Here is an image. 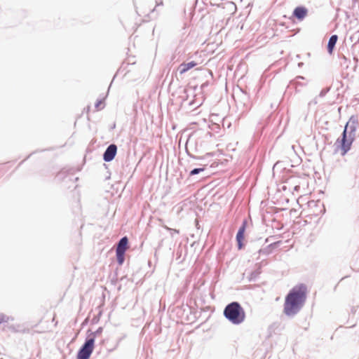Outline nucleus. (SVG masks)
<instances>
[{
    "instance_id": "nucleus-1",
    "label": "nucleus",
    "mask_w": 359,
    "mask_h": 359,
    "mask_svg": "<svg viewBox=\"0 0 359 359\" xmlns=\"http://www.w3.org/2000/svg\"><path fill=\"white\" fill-rule=\"evenodd\" d=\"M307 292V287L304 284L292 287L285 296L283 313L287 316H293L298 313L306 302Z\"/></svg>"
},
{
    "instance_id": "nucleus-2",
    "label": "nucleus",
    "mask_w": 359,
    "mask_h": 359,
    "mask_svg": "<svg viewBox=\"0 0 359 359\" xmlns=\"http://www.w3.org/2000/svg\"><path fill=\"white\" fill-rule=\"evenodd\" d=\"M355 137V128L348 130V123L345 126L344 130L341 137H339L334 144L335 152L344 156L351 149V145Z\"/></svg>"
},
{
    "instance_id": "nucleus-3",
    "label": "nucleus",
    "mask_w": 359,
    "mask_h": 359,
    "mask_svg": "<svg viewBox=\"0 0 359 359\" xmlns=\"http://www.w3.org/2000/svg\"><path fill=\"white\" fill-rule=\"evenodd\" d=\"M224 316L233 324L238 325L245 319V312L238 302L228 304L224 311Z\"/></svg>"
},
{
    "instance_id": "nucleus-4",
    "label": "nucleus",
    "mask_w": 359,
    "mask_h": 359,
    "mask_svg": "<svg viewBox=\"0 0 359 359\" xmlns=\"http://www.w3.org/2000/svg\"><path fill=\"white\" fill-rule=\"evenodd\" d=\"M94 337L88 339L77 354V359H88L94 349Z\"/></svg>"
},
{
    "instance_id": "nucleus-5",
    "label": "nucleus",
    "mask_w": 359,
    "mask_h": 359,
    "mask_svg": "<svg viewBox=\"0 0 359 359\" xmlns=\"http://www.w3.org/2000/svg\"><path fill=\"white\" fill-rule=\"evenodd\" d=\"M246 226H247V221L244 220L242 224V226L240 227V229L237 233V235H236V241L238 243V247L239 250H241L243 246V241L245 238V231Z\"/></svg>"
},
{
    "instance_id": "nucleus-6",
    "label": "nucleus",
    "mask_w": 359,
    "mask_h": 359,
    "mask_svg": "<svg viewBox=\"0 0 359 359\" xmlns=\"http://www.w3.org/2000/svg\"><path fill=\"white\" fill-rule=\"evenodd\" d=\"M117 147L115 144H110L103 155V158L105 161L109 162L112 161L116 154Z\"/></svg>"
},
{
    "instance_id": "nucleus-7",
    "label": "nucleus",
    "mask_w": 359,
    "mask_h": 359,
    "mask_svg": "<svg viewBox=\"0 0 359 359\" xmlns=\"http://www.w3.org/2000/svg\"><path fill=\"white\" fill-rule=\"evenodd\" d=\"M307 13H308V11L306 8L299 6V7H297L294 10L293 15L297 19L302 20L306 16Z\"/></svg>"
},
{
    "instance_id": "nucleus-8",
    "label": "nucleus",
    "mask_w": 359,
    "mask_h": 359,
    "mask_svg": "<svg viewBox=\"0 0 359 359\" xmlns=\"http://www.w3.org/2000/svg\"><path fill=\"white\" fill-rule=\"evenodd\" d=\"M197 65V63L194 61H191L190 62H188V63H182L180 65L179 67V72H180V74H184L185 72H187L188 70H189L190 69L194 67L195 66Z\"/></svg>"
},
{
    "instance_id": "nucleus-9",
    "label": "nucleus",
    "mask_w": 359,
    "mask_h": 359,
    "mask_svg": "<svg viewBox=\"0 0 359 359\" xmlns=\"http://www.w3.org/2000/svg\"><path fill=\"white\" fill-rule=\"evenodd\" d=\"M128 240L127 237L122 238L118 242L116 252H123V253H125L128 249Z\"/></svg>"
},
{
    "instance_id": "nucleus-10",
    "label": "nucleus",
    "mask_w": 359,
    "mask_h": 359,
    "mask_svg": "<svg viewBox=\"0 0 359 359\" xmlns=\"http://www.w3.org/2000/svg\"><path fill=\"white\" fill-rule=\"evenodd\" d=\"M338 40V36L337 35H332L328 41L327 44V51L330 55H332L335 46V44Z\"/></svg>"
},
{
    "instance_id": "nucleus-11",
    "label": "nucleus",
    "mask_w": 359,
    "mask_h": 359,
    "mask_svg": "<svg viewBox=\"0 0 359 359\" xmlns=\"http://www.w3.org/2000/svg\"><path fill=\"white\" fill-rule=\"evenodd\" d=\"M116 252V257L117 261L120 265H121L124 262V255L125 253H123V252Z\"/></svg>"
},
{
    "instance_id": "nucleus-12",
    "label": "nucleus",
    "mask_w": 359,
    "mask_h": 359,
    "mask_svg": "<svg viewBox=\"0 0 359 359\" xmlns=\"http://www.w3.org/2000/svg\"><path fill=\"white\" fill-rule=\"evenodd\" d=\"M9 320V317L5 314L0 313V324L3 323H6Z\"/></svg>"
},
{
    "instance_id": "nucleus-13",
    "label": "nucleus",
    "mask_w": 359,
    "mask_h": 359,
    "mask_svg": "<svg viewBox=\"0 0 359 359\" xmlns=\"http://www.w3.org/2000/svg\"><path fill=\"white\" fill-rule=\"evenodd\" d=\"M204 170V168H195L190 172V175H194Z\"/></svg>"
},
{
    "instance_id": "nucleus-14",
    "label": "nucleus",
    "mask_w": 359,
    "mask_h": 359,
    "mask_svg": "<svg viewBox=\"0 0 359 359\" xmlns=\"http://www.w3.org/2000/svg\"><path fill=\"white\" fill-rule=\"evenodd\" d=\"M103 104L104 103L102 101H98L95 104V108L97 110H100L103 107Z\"/></svg>"
},
{
    "instance_id": "nucleus-15",
    "label": "nucleus",
    "mask_w": 359,
    "mask_h": 359,
    "mask_svg": "<svg viewBox=\"0 0 359 359\" xmlns=\"http://www.w3.org/2000/svg\"><path fill=\"white\" fill-rule=\"evenodd\" d=\"M164 228L166 229L167 230H169V231H172L177 233H179V231L177 230V229H170L169 227H168L167 226H164Z\"/></svg>"
}]
</instances>
